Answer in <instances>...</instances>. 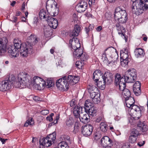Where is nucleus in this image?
Masks as SVG:
<instances>
[{
  "label": "nucleus",
  "mask_w": 148,
  "mask_h": 148,
  "mask_svg": "<svg viewBox=\"0 0 148 148\" xmlns=\"http://www.w3.org/2000/svg\"><path fill=\"white\" fill-rule=\"evenodd\" d=\"M14 45L10 46L7 49L10 56H11V57L18 56L19 51L21 55L24 57L27 56L28 53H32V46L28 42L21 43L18 39H14Z\"/></svg>",
  "instance_id": "nucleus-1"
},
{
  "label": "nucleus",
  "mask_w": 148,
  "mask_h": 148,
  "mask_svg": "<svg viewBox=\"0 0 148 148\" xmlns=\"http://www.w3.org/2000/svg\"><path fill=\"white\" fill-rule=\"evenodd\" d=\"M31 78V77L28 74L22 72L19 73L18 75V81H15V77L13 75L10 76L8 80L12 82V85L13 87L24 88L30 84Z\"/></svg>",
  "instance_id": "nucleus-2"
},
{
  "label": "nucleus",
  "mask_w": 148,
  "mask_h": 148,
  "mask_svg": "<svg viewBox=\"0 0 148 148\" xmlns=\"http://www.w3.org/2000/svg\"><path fill=\"white\" fill-rule=\"evenodd\" d=\"M125 100L127 106L128 108H130L132 110V111H133V110L134 111L133 113H130L131 117L134 119L133 121L132 122L131 121L132 120L131 119L129 120L130 123L132 125L134 124L135 123L136 120L139 119L141 116V113L144 110V108L143 106H138L134 105L135 101L134 98L132 97H130L127 99H125Z\"/></svg>",
  "instance_id": "nucleus-3"
},
{
  "label": "nucleus",
  "mask_w": 148,
  "mask_h": 148,
  "mask_svg": "<svg viewBox=\"0 0 148 148\" xmlns=\"http://www.w3.org/2000/svg\"><path fill=\"white\" fill-rule=\"evenodd\" d=\"M69 44V47L74 50L73 54L75 57L80 58L82 62L86 61L87 60L88 56L84 53L83 49L80 48V44L78 39L76 38L75 42H72Z\"/></svg>",
  "instance_id": "nucleus-4"
},
{
  "label": "nucleus",
  "mask_w": 148,
  "mask_h": 148,
  "mask_svg": "<svg viewBox=\"0 0 148 148\" xmlns=\"http://www.w3.org/2000/svg\"><path fill=\"white\" fill-rule=\"evenodd\" d=\"M148 8V0H136L132 4V10L133 14L139 15Z\"/></svg>",
  "instance_id": "nucleus-5"
},
{
  "label": "nucleus",
  "mask_w": 148,
  "mask_h": 148,
  "mask_svg": "<svg viewBox=\"0 0 148 148\" xmlns=\"http://www.w3.org/2000/svg\"><path fill=\"white\" fill-rule=\"evenodd\" d=\"M112 74L110 71L105 72L104 77H103L102 80L97 81L96 83V85L97 87L101 90H103L105 88V84H109L112 82Z\"/></svg>",
  "instance_id": "nucleus-6"
},
{
  "label": "nucleus",
  "mask_w": 148,
  "mask_h": 148,
  "mask_svg": "<svg viewBox=\"0 0 148 148\" xmlns=\"http://www.w3.org/2000/svg\"><path fill=\"white\" fill-rule=\"evenodd\" d=\"M56 84L57 87L61 90L66 91L69 88V84L66 76L58 80Z\"/></svg>",
  "instance_id": "nucleus-7"
},
{
  "label": "nucleus",
  "mask_w": 148,
  "mask_h": 148,
  "mask_svg": "<svg viewBox=\"0 0 148 148\" xmlns=\"http://www.w3.org/2000/svg\"><path fill=\"white\" fill-rule=\"evenodd\" d=\"M124 75L127 82V83L133 82L136 78V71L134 69H129L125 72Z\"/></svg>",
  "instance_id": "nucleus-8"
},
{
  "label": "nucleus",
  "mask_w": 148,
  "mask_h": 148,
  "mask_svg": "<svg viewBox=\"0 0 148 148\" xmlns=\"http://www.w3.org/2000/svg\"><path fill=\"white\" fill-rule=\"evenodd\" d=\"M93 103L90 100H86L84 104V108L86 112H88L91 116H96V109L93 106Z\"/></svg>",
  "instance_id": "nucleus-9"
},
{
  "label": "nucleus",
  "mask_w": 148,
  "mask_h": 148,
  "mask_svg": "<svg viewBox=\"0 0 148 148\" xmlns=\"http://www.w3.org/2000/svg\"><path fill=\"white\" fill-rule=\"evenodd\" d=\"M81 31V27L78 25H75L74 27V29L71 31L70 33V36L72 38L69 40V44H71L72 42H75L76 38L78 39L77 37L78 36Z\"/></svg>",
  "instance_id": "nucleus-10"
},
{
  "label": "nucleus",
  "mask_w": 148,
  "mask_h": 148,
  "mask_svg": "<svg viewBox=\"0 0 148 148\" xmlns=\"http://www.w3.org/2000/svg\"><path fill=\"white\" fill-rule=\"evenodd\" d=\"M101 145L103 148H111L114 144L113 141L107 136H103L101 140Z\"/></svg>",
  "instance_id": "nucleus-11"
},
{
  "label": "nucleus",
  "mask_w": 148,
  "mask_h": 148,
  "mask_svg": "<svg viewBox=\"0 0 148 148\" xmlns=\"http://www.w3.org/2000/svg\"><path fill=\"white\" fill-rule=\"evenodd\" d=\"M114 49L113 47H110L106 48L103 53L102 56V59L104 63L106 64L107 65H109L110 61L108 60L106 55H108L110 56V54H112V52H114Z\"/></svg>",
  "instance_id": "nucleus-12"
},
{
  "label": "nucleus",
  "mask_w": 148,
  "mask_h": 148,
  "mask_svg": "<svg viewBox=\"0 0 148 148\" xmlns=\"http://www.w3.org/2000/svg\"><path fill=\"white\" fill-rule=\"evenodd\" d=\"M92 131L93 126L90 124L85 125L82 127V134L86 137L90 136L92 134Z\"/></svg>",
  "instance_id": "nucleus-13"
},
{
  "label": "nucleus",
  "mask_w": 148,
  "mask_h": 148,
  "mask_svg": "<svg viewBox=\"0 0 148 148\" xmlns=\"http://www.w3.org/2000/svg\"><path fill=\"white\" fill-rule=\"evenodd\" d=\"M127 14L125 10H123L119 7H117L115 9L114 14V18L115 22L123 16V13Z\"/></svg>",
  "instance_id": "nucleus-14"
},
{
  "label": "nucleus",
  "mask_w": 148,
  "mask_h": 148,
  "mask_svg": "<svg viewBox=\"0 0 148 148\" xmlns=\"http://www.w3.org/2000/svg\"><path fill=\"white\" fill-rule=\"evenodd\" d=\"M87 5L86 2L84 1H81L77 4L75 8L78 12H83L86 9Z\"/></svg>",
  "instance_id": "nucleus-15"
},
{
  "label": "nucleus",
  "mask_w": 148,
  "mask_h": 148,
  "mask_svg": "<svg viewBox=\"0 0 148 148\" xmlns=\"http://www.w3.org/2000/svg\"><path fill=\"white\" fill-rule=\"evenodd\" d=\"M48 18L46 20L49 26L53 29H56L58 25V20L49 16H48Z\"/></svg>",
  "instance_id": "nucleus-16"
},
{
  "label": "nucleus",
  "mask_w": 148,
  "mask_h": 148,
  "mask_svg": "<svg viewBox=\"0 0 148 148\" xmlns=\"http://www.w3.org/2000/svg\"><path fill=\"white\" fill-rule=\"evenodd\" d=\"M40 146L39 148H44L45 147H48L52 145L51 143L47 137L41 139L39 141Z\"/></svg>",
  "instance_id": "nucleus-17"
},
{
  "label": "nucleus",
  "mask_w": 148,
  "mask_h": 148,
  "mask_svg": "<svg viewBox=\"0 0 148 148\" xmlns=\"http://www.w3.org/2000/svg\"><path fill=\"white\" fill-rule=\"evenodd\" d=\"M141 83L140 82L137 81L133 85V89L136 95L138 96L141 93Z\"/></svg>",
  "instance_id": "nucleus-18"
},
{
  "label": "nucleus",
  "mask_w": 148,
  "mask_h": 148,
  "mask_svg": "<svg viewBox=\"0 0 148 148\" xmlns=\"http://www.w3.org/2000/svg\"><path fill=\"white\" fill-rule=\"evenodd\" d=\"M67 80L69 84L73 85L77 83L79 81V78L78 76L69 75L68 76Z\"/></svg>",
  "instance_id": "nucleus-19"
},
{
  "label": "nucleus",
  "mask_w": 148,
  "mask_h": 148,
  "mask_svg": "<svg viewBox=\"0 0 148 148\" xmlns=\"http://www.w3.org/2000/svg\"><path fill=\"white\" fill-rule=\"evenodd\" d=\"M85 114H83L82 112H81V114L79 118L81 122L83 123H86L90 121V115L88 112L85 111Z\"/></svg>",
  "instance_id": "nucleus-20"
},
{
  "label": "nucleus",
  "mask_w": 148,
  "mask_h": 148,
  "mask_svg": "<svg viewBox=\"0 0 148 148\" xmlns=\"http://www.w3.org/2000/svg\"><path fill=\"white\" fill-rule=\"evenodd\" d=\"M114 83L116 86H117L121 82L125 81V82H127L125 77L124 75H123V76H121L120 74L116 73L114 75Z\"/></svg>",
  "instance_id": "nucleus-21"
},
{
  "label": "nucleus",
  "mask_w": 148,
  "mask_h": 148,
  "mask_svg": "<svg viewBox=\"0 0 148 148\" xmlns=\"http://www.w3.org/2000/svg\"><path fill=\"white\" fill-rule=\"evenodd\" d=\"M101 77L102 79L104 77L103 74L101 73V71L99 70H97L94 72L93 73V79L95 82H97L98 81Z\"/></svg>",
  "instance_id": "nucleus-22"
},
{
  "label": "nucleus",
  "mask_w": 148,
  "mask_h": 148,
  "mask_svg": "<svg viewBox=\"0 0 148 148\" xmlns=\"http://www.w3.org/2000/svg\"><path fill=\"white\" fill-rule=\"evenodd\" d=\"M8 42L7 39L6 37H3L0 38V47L2 52H5L6 50V44Z\"/></svg>",
  "instance_id": "nucleus-23"
},
{
  "label": "nucleus",
  "mask_w": 148,
  "mask_h": 148,
  "mask_svg": "<svg viewBox=\"0 0 148 148\" xmlns=\"http://www.w3.org/2000/svg\"><path fill=\"white\" fill-rule=\"evenodd\" d=\"M134 53L135 57L137 58L143 57L145 55L144 50L142 48H137L134 50Z\"/></svg>",
  "instance_id": "nucleus-24"
},
{
  "label": "nucleus",
  "mask_w": 148,
  "mask_h": 148,
  "mask_svg": "<svg viewBox=\"0 0 148 148\" xmlns=\"http://www.w3.org/2000/svg\"><path fill=\"white\" fill-rule=\"evenodd\" d=\"M100 94L98 92L92 93L90 96L92 99L93 103L95 104H97L99 101L100 99Z\"/></svg>",
  "instance_id": "nucleus-25"
},
{
  "label": "nucleus",
  "mask_w": 148,
  "mask_h": 148,
  "mask_svg": "<svg viewBox=\"0 0 148 148\" xmlns=\"http://www.w3.org/2000/svg\"><path fill=\"white\" fill-rule=\"evenodd\" d=\"M48 12L47 10L46 11L44 9L41 10L39 13V16L40 18L41 19H44L47 18V19L48 18Z\"/></svg>",
  "instance_id": "nucleus-26"
},
{
  "label": "nucleus",
  "mask_w": 148,
  "mask_h": 148,
  "mask_svg": "<svg viewBox=\"0 0 148 148\" xmlns=\"http://www.w3.org/2000/svg\"><path fill=\"white\" fill-rule=\"evenodd\" d=\"M110 56L114 60L109 62V65L111 64V65H113L116 63V59L118 58V56L117 54L114 52H112V54Z\"/></svg>",
  "instance_id": "nucleus-27"
},
{
  "label": "nucleus",
  "mask_w": 148,
  "mask_h": 148,
  "mask_svg": "<svg viewBox=\"0 0 148 148\" xmlns=\"http://www.w3.org/2000/svg\"><path fill=\"white\" fill-rule=\"evenodd\" d=\"M82 109V107L76 106L73 109V113L74 116L76 118H79L80 115L79 110Z\"/></svg>",
  "instance_id": "nucleus-28"
},
{
  "label": "nucleus",
  "mask_w": 148,
  "mask_h": 148,
  "mask_svg": "<svg viewBox=\"0 0 148 148\" xmlns=\"http://www.w3.org/2000/svg\"><path fill=\"white\" fill-rule=\"evenodd\" d=\"M137 129L143 132H145L147 131L148 128L147 125H145L143 123L139 121L137 124Z\"/></svg>",
  "instance_id": "nucleus-29"
},
{
  "label": "nucleus",
  "mask_w": 148,
  "mask_h": 148,
  "mask_svg": "<svg viewBox=\"0 0 148 148\" xmlns=\"http://www.w3.org/2000/svg\"><path fill=\"white\" fill-rule=\"evenodd\" d=\"M42 79L41 78L38 76H35L33 77V81L32 82L31 78L30 84L29 85V86L31 84H42V83H41L40 82H42ZM27 87H29V86Z\"/></svg>",
  "instance_id": "nucleus-30"
},
{
  "label": "nucleus",
  "mask_w": 148,
  "mask_h": 148,
  "mask_svg": "<svg viewBox=\"0 0 148 148\" xmlns=\"http://www.w3.org/2000/svg\"><path fill=\"white\" fill-rule=\"evenodd\" d=\"M55 5L56 8L57 7V4L54 0H48L46 4V8L47 9L52 8H53V5Z\"/></svg>",
  "instance_id": "nucleus-31"
},
{
  "label": "nucleus",
  "mask_w": 148,
  "mask_h": 148,
  "mask_svg": "<svg viewBox=\"0 0 148 148\" xmlns=\"http://www.w3.org/2000/svg\"><path fill=\"white\" fill-rule=\"evenodd\" d=\"M88 91L90 93V96L92 93H99L98 88L96 86H94L92 85L91 84H90L88 85Z\"/></svg>",
  "instance_id": "nucleus-32"
},
{
  "label": "nucleus",
  "mask_w": 148,
  "mask_h": 148,
  "mask_svg": "<svg viewBox=\"0 0 148 148\" xmlns=\"http://www.w3.org/2000/svg\"><path fill=\"white\" fill-rule=\"evenodd\" d=\"M123 16L121 18H119V20H118L116 21L115 22H116L117 23L118 22L119 24H124L126 22L127 19V13L125 14L123 13Z\"/></svg>",
  "instance_id": "nucleus-33"
},
{
  "label": "nucleus",
  "mask_w": 148,
  "mask_h": 148,
  "mask_svg": "<svg viewBox=\"0 0 148 148\" xmlns=\"http://www.w3.org/2000/svg\"><path fill=\"white\" fill-rule=\"evenodd\" d=\"M122 95L125 99H127L131 96V92L128 89L126 88L122 91Z\"/></svg>",
  "instance_id": "nucleus-34"
},
{
  "label": "nucleus",
  "mask_w": 148,
  "mask_h": 148,
  "mask_svg": "<svg viewBox=\"0 0 148 148\" xmlns=\"http://www.w3.org/2000/svg\"><path fill=\"white\" fill-rule=\"evenodd\" d=\"M101 130L104 133L106 132L108 130V125L106 122H102L100 124Z\"/></svg>",
  "instance_id": "nucleus-35"
},
{
  "label": "nucleus",
  "mask_w": 148,
  "mask_h": 148,
  "mask_svg": "<svg viewBox=\"0 0 148 148\" xmlns=\"http://www.w3.org/2000/svg\"><path fill=\"white\" fill-rule=\"evenodd\" d=\"M61 137L62 140H63V141H64L66 143L69 145L71 144V141L70 137L69 136L66 135H63L61 136Z\"/></svg>",
  "instance_id": "nucleus-36"
},
{
  "label": "nucleus",
  "mask_w": 148,
  "mask_h": 148,
  "mask_svg": "<svg viewBox=\"0 0 148 148\" xmlns=\"http://www.w3.org/2000/svg\"><path fill=\"white\" fill-rule=\"evenodd\" d=\"M3 81L5 86L6 90L10 89L12 86H13L12 85V82H10L9 80H6Z\"/></svg>",
  "instance_id": "nucleus-37"
},
{
  "label": "nucleus",
  "mask_w": 148,
  "mask_h": 148,
  "mask_svg": "<svg viewBox=\"0 0 148 148\" xmlns=\"http://www.w3.org/2000/svg\"><path fill=\"white\" fill-rule=\"evenodd\" d=\"M49 140L52 143V142L55 141L56 137V133L54 132L52 133L49 135L47 136Z\"/></svg>",
  "instance_id": "nucleus-38"
},
{
  "label": "nucleus",
  "mask_w": 148,
  "mask_h": 148,
  "mask_svg": "<svg viewBox=\"0 0 148 148\" xmlns=\"http://www.w3.org/2000/svg\"><path fill=\"white\" fill-rule=\"evenodd\" d=\"M126 83L125 81H123L120 82V83L117 85L116 86H118L119 88V89L120 91H123L125 89H126Z\"/></svg>",
  "instance_id": "nucleus-39"
},
{
  "label": "nucleus",
  "mask_w": 148,
  "mask_h": 148,
  "mask_svg": "<svg viewBox=\"0 0 148 148\" xmlns=\"http://www.w3.org/2000/svg\"><path fill=\"white\" fill-rule=\"evenodd\" d=\"M124 52H123V53H121V60H126L128 58V54L127 52V49H124Z\"/></svg>",
  "instance_id": "nucleus-40"
},
{
  "label": "nucleus",
  "mask_w": 148,
  "mask_h": 148,
  "mask_svg": "<svg viewBox=\"0 0 148 148\" xmlns=\"http://www.w3.org/2000/svg\"><path fill=\"white\" fill-rule=\"evenodd\" d=\"M94 25L93 24H90L88 27H85L84 28L86 33L87 34L88 36H89V32L92 31L94 29Z\"/></svg>",
  "instance_id": "nucleus-41"
},
{
  "label": "nucleus",
  "mask_w": 148,
  "mask_h": 148,
  "mask_svg": "<svg viewBox=\"0 0 148 148\" xmlns=\"http://www.w3.org/2000/svg\"><path fill=\"white\" fill-rule=\"evenodd\" d=\"M69 145L64 141H62L58 143V148H69Z\"/></svg>",
  "instance_id": "nucleus-42"
},
{
  "label": "nucleus",
  "mask_w": 148,
  "mask_h": 148,
  "mask_svg": "<svg viewBox=\"0 0 148 148\" xmlns=\"http://www.w3.org/2000/svg\"><path fill=\"white\" fill-rule=\"evenodd\" d=\"M137 137L130 134L129 137V142L131 143H134L136 141Z\"/></svg>",
  "instance_id": "nucleus-43"
},
{
  "label": "nucleus",
  "mask_w": 148,
  "mask_h": 148,
  "mask_svg": "<svg viewBox=\"0 0 148 148\" xmlns=\"http://www.w3.org/2000/svg\"><path fill=\"white\" fill-rule=\"evenodd\" d=\"M79 125L80 124L78 122H75L74 127V130L73 131V132L74 134H75L78 132Z\"/></svg>",
  "instance_id": "nucleus-44"
},
{
  "label": "nucleus",
  "mask_w": 148,
  "mask_h": 148,
  "mask_svg": "<svg viewBox=\"0 0 148 148\" xmlns=\"http://www.w3.org/2000/svg\"><path fill=\"white\" fill-rule=\"evenodd\" d=\"M115 23H116V27H117V30L118 31V32H122V31L123 30L125 29V28L123 27L122 26H121L120 24L118 23V22L116 23L115 22Z\"/></svg>",
  "instance_id": "nucleus-45"
},
{
  "label": "nucleus",
  "mask_w": 148,
  "mask_h": 148,
  "mask_svg": "<svg viewBox=\"0 0 148 148\" xmlns=\"http://www.w3.org/2000/svg\"><path fill=\"white\" fill-rule=\"evenodd\" d=\"M44 84L45 87L48 88L52 86L53 85L52 81L51 80L48 79L46 82H45Z\"/></svg>",
  "instance_id": "nucleus-46"
},
{
  "label": "nucleus",
  "mask_w": 148,
  "mask_h": 148,
  "mask_svg": "<svg viewBox=\"0 0 148 148\" xmlns=\"http://www.w3.org/2000/svg\"><path fill=\"white\" fill-rule=\"evenodd\" d=\"M130 135L135 136H136L138 137V136L139 134L138 131L137 129L134 128L132 130L131 132L130 133Z\"/></svg>",
  "instance_id": "nucleus-47"
},
{
  "label": "nucleus",
  "mask_w": 148,
  "mask_h": 148,
  "mask_svg": "<svg viewBox=\"0 0 148 148\" xmlns=\"http://www.w3.org/2000/svg\"><path fill=\"white\" fill-rule=\"evenodd\" d=\"M66 125L68 127L71 126L73 124V120L70 118L67 119L66 121Z\"/></svg>",
  "instance_id": "nucleus-48"
},
{
  "label": "nucleus",
  "mask_w": 148,
  "mask_h": 148,
  "mask_svg": "<svg viewBox=\"0 0 148 148\" xmlns=\"http://www.w3.org/2000/svg\"><path fill=\"white\" fill-rule=\"evenodd\" d=\"M5 86L3 82H0V90L2 91H4L6 90Z\"/></svg>",
  "instance_id": "nucleus-49"
},
{
  "label": "nucleus",
  "mask_w": 148,
  "mask_h": 148,
  "mask_svg": "<svg viewBox=\"0 0 148 148\" xmlns=\"http://www.w3.org/2000/svg\"><path fill=\"white\" fill-rule=\"evenodd\" d=\"M44 36L46 38H48L50 36V34L49 29L47 28L44 29Z\"/></svg>",
  "instance_id": "nucleus-50"
},
{
  "label": "nucleus",
  "mask_w": 148,
  "mask_h": 148,
  "mask_svg": "<svg viewBox=\"0 0 148 148\" xmlns=\"http://www.w3.org/2000/svg\"><path fill=\"white\" fill-rule=\"evenodd\" d=\"M32 86H33L34 87H35L36 89L37 90H41L42 89H41L40 87V85L44 86V84H31Z\"/></svg>",
  "instance_id": "nucleus-51"
},
{
  "label": "nucleus",
  "mask_w": 148,
  "mask_h": 148,
  "mask_svg": "<svg viewBox=\"0 0 148 148\" xmlns=\"http://www.w3.org/2000/svg\"><path fill=\"white\" fill-rule=\"evenodd\" d=\"M76 66L77 68L80 69H82V62L81 61H77L75 63Z\"/></svg>",
  "instance_id": "nucleus-52"
},
{
  "label": "nucleus",
  "mask_w": 148,
  "mask_h": 148,
  "mask_svg": "<svg viewBox=\"0 0 148 148\" xmlns=\"http://www.w3.org/2000/svg\"><path fill=\"white\" fill-rule=\"evenodd\" d=\"M118 33L119 34H121V36L124 38V39L125 40V42H127L128 40V37L125 34H124L123 32H118Z\"/></svg>",
  "instance_id": "nucleus-53"
},
{
  "label": "nucleus",
  "mask_w": 148,
  "mask_h": 148,
  "mask_svg": "<svg viewBox=\"0 0 148 148\" xmlns=\"http://www.w3.org/2000/svg\"><path fill=\"white\" fill-rule=\"evenodd\" d=\"M30 119H28L27 120V121L29 123V125H32L34 124V120L33 118H30Z\"/></svg>",
  "instance_id": "nucleus-54"
},
{
  "label": "nucleus",
  "mask_w": 148,
  "mask_h": 148,
  "mask_svg": "<svg viewBox=\"0 0 148 148\" xmlns=\"http://www.w3.org/2000/svg\"><path fill=\"white\" fill-rule=\"evenodd\" d=\"M49 113V111L47 110H42L40 112V113L41 114L45 115Z\"/></svg>",
  "instance_id": "nucleus-55"
},
{
  "label": "nucleus",
  "mask_w": 148,
  "mask_h": 148,
  "mask_svg": "<svg viewBox=\"0 0 148 148\" xmlns=\"http://www.w3.org/2000/svg\"><path fill=\"white\" fill-rule=\"evenodd\" d=\"M122 60V61L121 60V62H123L125 65H127L130 61V58H127V59H126V60Z\"/></svg>",
  "instance_id": "nucleus-56"
},
{
  "label": "nucleus",
  "mask_w": 148,
  "mask_h": 148,
  "mask_svg": "<svg viewBox=\"0 0 148 148\" xmlns=\"http://www.w3.org/2000/svg\"><path fill=\"white\" fill-rule=\"evenodd\" d=\"M38 18L35 17L34 18V21L33 23L34 25L35 26L37 25V23L38 21Z\"/></svg>",
  "instance_id": "nucleus-57"
},
{
  "label": "nucleus",
  "mask_w": 148,
  "mask_h": 148,
  "mask_svg": "<svg viewBox=\"0 0 148 148\" xmlns=\"http://www.w3.org/2000/svg\"><path fill=\"white\" fill-rule=\"evenodd\" d=\"M102 119V116H99L95 120V121L96 122L99 123L101 120Z\"/></svg>",
  "instance_id": "nucleus-58"
},
{
  "label": "nucleus",
  "mask_w": 148,
  "mask_h": 148,
  "mask_svg": "<svg viewBox=\"0 0 148 148\" xmlns=\"http://www.w3.org/2000/svg\"><path fill=\"white\" fill-rule=\"evenodd\" d=\"M17 18L16 17L13 16L12 18V20L11 21H12L13 23H16L17 21Z\"/></svg>",
  "instance_id": "nucleus-59"
},
{
  "label": "nucleus",
  "mask_w": 148,
  "mask_h": 148,
  "mask_svg": "<svg viewBox=\"0 0 148 148\" xmlns=\"http://www.w3.org/2000/svg\"><path fill=\"white\" fill-rule=\"evenodd\" d=\"M33 99L36 101H40V98L38 96H34L33 97Z\"/></svg>",
  "instance_id": "nucleus-60"
},
{
  "label": "nucleus",
  "mask_w": 148,
  "mask_h": 148,
  "mask_svg": "<svg viewBox=\"0 0 148 148\" xmlns=\"http://www.w3.org/2000/svg\"><path fill=\"white\" fill-rule=\"evenodd\" d=\"M34 41L33 43V44L35 45L38 41V39L35 37L33 38Z\"/></svg>",
  "instance_id": "nucleus-61"
},
{
  "label": "nucleus",
  "mask_w": 148,
  "mask_h": 148,
  "mask_svg": "<svg viewBox=\"0 0 148 148\" xmlns=\"http://www.w3.org/2000/svg\"><path fill=\"white\" fill-rule=\"evenodd\" d=\"M26 5V3L24 2L22 5L21 10L24 11V10L25 9V6Z\"/></svg>",
  "instance_id": "nucleus-62"
},
{
  "label": "nucleus",
  "mask_w": 148,
  "mask_h": 148,
  "mask_svg": "<svg viewBox=\"0 0 148 148\" xmlns=\"http://www.w3.org/2000/svg\"><path fill=\"white\" fill-rule=\"evenodd\" d=\"M74 100H72L71 102H70V106L71 107H72L74 105H75V102Z\"/></svg>",
  "instance_id": "nucleus-63"
},
{
  "label": "nucleus",
  "mask_w": 148,
  "mask_h": 148,
  "mask_svg": "<svg viewBox=\"0 0 148 148\" xmlns=\"http://www.w3.org/2000/svg\"><path fill=\"white\" fill-rule=\"evenodd\" d=\"M102 29V27L101 26H99L96 28V30L98 32H100Z\"/></svg>",
  "instance_id": "nucleus-64"
}]
</instances>
